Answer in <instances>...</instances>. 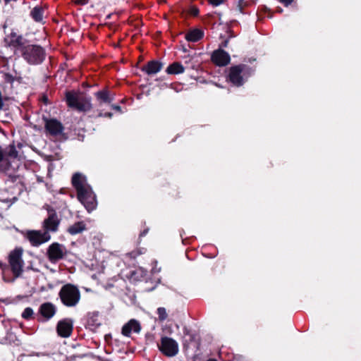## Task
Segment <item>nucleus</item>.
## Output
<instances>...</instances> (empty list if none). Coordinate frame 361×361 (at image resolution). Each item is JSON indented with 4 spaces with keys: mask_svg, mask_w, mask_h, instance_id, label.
Masks as SVG:
<instances>
[{
    "mask_svg": "<svg viewBox=\"0 0 361 361\" xmlns=\"http://www.w3.org/2000/svg\"><path fill=\"white\" fill-rule=\"evenodd\" d=\"M72 184L77 191L78 199L87 212L94 210L97 206L96 196L87 183L86 177L82 173H75L72 178Z\"/></svg>",
    "mask_w": 361,
    "mask_h": 361,
    "instance_id": "obj_1",
    "label": "nucleus"
},
{
    "mask_svg": "<svg viewBox=\"0 0 361 361\" xmlns=\"http://www.w3.org/2000/svg\"><path fill=\"white\" fill-rule=\"evenodd\" d=\"M21 159L14 145H10L5 149L0 146V173L13 176L21 164Z\"/></svg>",
    "mask_w": 361,
    "mask_h": 361,
    "instance_id": "obj_2",
    "label": "nucleus"
},
{
    "mask_svg": "<svg viewBox=\"0 0 361 361\" xmlns=\"http://www.w3.org/2000/svg\"><path fill=\"white\" fill-rule=\"evenodd\" d=\"M23 252L24 250L22 247H18L9 252L8 256V261L13 275V279H7L5 274L3 273V279L4 281H13L23 274L24 267V261L23 259Z\"/></svg>",
    "mask_w": 361,
    "mask_h": 361,
    "instance_id": "obj_3",
    "label": "nucleus"
},
{
    "mask_svg": "<svg viewBox=\"0 0 361 361\" xmlns=\"http://www.w3.org/2000/svg\"><path fill=\"white\" fill-rule=\"evenodd\" d=\"M66 99L68 106L79 111H88L92 109L91 98L82 93L67 92Z\"/></svg>",
    "mask_w": 361,
    "mask_h": 361,
    "instance_id": "obj_4",
    "label": "nucleus"
},
{
    "mask_svg": "<svg viewBox=\"0 0 361 361\" xmlns=\"http://www.w3.org/2000/svg\"><path fill=\"white\" fill-rule=\"evenodd\" d=\"M59 297L65 306L75 307L80 301V293L75 286L68 283L61 288Z\"/></svg>",
    "mask_w": 361,
    "mask_h": 361,
    "instance_id": "obj_5",
    "label": "nucleus"
},
{
    "mask_svg": "<svg viewBox=\"0 0 361 361\" xmlns=\"http://www.w3.org/2000/svg\"><path fill=\"white\" fill-rule=\"evenodd\" d=\"M252 70L245 65H238L230 68L228 80L233 85L239 87L243 85L245 80L251 75Z\"/></svg>",
    "mask_w": 361,
    "mask_h": 361,
    "instance_id": "obj_6",
    "label": "nucleus"
},
{
    "mask_svg": "<svg viewBox=\"0 0 361 361\" xmlns=\"http://www.w3.org/2000/svg\"><path fill=\"white\" fill-rule=\"evenodd\" d=\"M23 57L31 64H37L44 59V50L36 45H27L23 48Z\"/></svg>",
    "mask_w": 361,
    "mask_h": 361,
    "instance_id": "obj_7",
    "label": "nucleus"
},
{
    "mask_svg": "<svg viewBox=\"0 0 361 361\" xmlns=\"http://www.w3.org/2000/svg\"><path fill=\"white\" fill-rule=\"evenodd\" d=\"M159 349L166 356L173 357L178 353V344L174 339L164 336L161 339Z\"/></svg>",
    "mask_w": 361,
    "mask_h": 361,
    "instance_id": "obj_8",
    "label": "nucleus"
},
{
    "mask_svg": "<svg viewBox=\"0 0 361 361\" xmlns=\"http://www.w3.org/2000/svg\"><path fill=\"white\" fill-rule=\"evenodd\" d=\"M25 237L33 246H39L42 243L49 241L51 236L48 232L42 231H28L26 232Z\"/></svg>",
    "mask_w": 361,
    "mask_h": 361,
    "instance_id": "obj_9",
    "label": "nucleus"
},
{
    "mask_svg": "<svg viewBox=\"0 0 361 361\" xmlns=\"http://www.w3.org/2000/svg\"><path fill=\"white\" fill-rule=\"evenodd\" d=\"M66 254V249L64 245L58 243H53L47 250L48 258L51 262H56L61 259Z\"/></svg>",
    "mask_w": 361,
    "mask_h": 361,
    "instance_id": "obj_10",
    "label": "nucleus"
},
{
    "mask_svg": "<svg viewBox=\"0 0 361 361\" xmlns=\"http://www.w3.org/2000/svg\"><path fill=\"white\" fill-rule=\"evenodd\" d=\"M73 328V321L71 319L66 318L58 322L56 331L61 337L68 338L72 334Z\"/></svg>",
    "mask_w": 361,
    "mask_h": 361,
    "instance_id": "obj_11",
    "label": "nucleus"
},
{
    "mask_svg": "<svg viewBox=\"0 0 361 361\" xmlns=\"http://www.w3.org/2000/svg\"><path fill=\"white\" fill-rule=\"evenodd\" d=\"M140 331L141 325L140 322L132 319L123 325L121 333L124 336L130 337L133 333L139 334Z\"/></svg>",
    "mask_w": 361,
    "mask_h": 361,
    "instance_id": "obj_12",
    "label": "nucleus"
},
{
    "mask_svg": "<svg viewBox=\"0 0 361 361\" xmlns=\"http://www.w3.org/2000/svg\"><path fill=\"white\" fill-rule=\"evenodd\" d=\"M59 220L55 213H50L47 219L44 221L43 228L45 232H56L58 229Z\"/></svg>",
    "mask_w": 361,
    "mask_h": 361,
    "instance_id": "obj_13",
    "label": "nucleus"
},
{
    "mask_svg": "<svg viewBox=\"0 0 361 361\" xmlns=\"http://www.w3.org/2000/svg\"><path fill=\"white\" fill-rule=\"evenodd\" d=\"M212 60L216 65L224 66L230 62V56L225 51L219 49L213 52Z\"/></svg>",
    "mask_w": 361,
    "mask_h": 361,
    "instance_id": "obj_14",
    "label": "nucleus"
},
{
    "mask_svg": "<svg viewBox=\"0 0 361 361\" xmlns=\"http://www.w3.org/2000/svg\"><path fill=\"white\" fill-rule=\"evenodd\" d=\"M162 68V64L157 61H151L142 68V71L147 75H154Z\"/></svg>",
    "mask_w": 361,
    "mask_h": 361,
    "instance_id": "obj_15",
    "label": "nucleus"
},
{
    "mask_svg": "<svg viewBox=\"0 0 361 361\" xmlns=\"http://www.w3.org/2000/svg\"><path fill=\"white\" fill-rule=\"evenodd\" d=\"M39 312L46 319H49L54 317L56 313V308L54 305L50 302H46L40 306Z\"/></svg>",
    "mask_w": 361,
    "mask_h": 361,
    "instance_id": "obj_16",
    "label": "nucleus"
},
{
    "mask_svg": "<svg viewBox=\"0 0 361 361\" xmlns=\"http://www.w3.org/2000/svg\"><path fill=\"white\" fill-rule=\"evenodd\" d=\"M6 42L9 46L14 47H20L24 44V39L21 35H18L15 32H12L8 35L5 39Z\"/></svg>",
    "mask_w": 361,
    "mask_h": 361,
    "instance_id": "obj_17",
    "label": "nucleus"
},
{
    "mask_svg": "<svg viewBox=\"0 0 361 361\" xmlns=\"http://www.w3.org/2000/svg\"><path fill=\"white\" fill-rule=\"evenodd\" d=\"M46 129L51 135H58L62 131V126L56 120L51 119L47 121Z\"/></svg>",
    "mask_w": 361,
    "mask_h": 361,
    "instance_id": "obj_18",
    "label": "nucleus"
},
{
    "mask_svg": "<svg viewBox=\"0 0 361 361\" xmlns=\"http://www.w3.org/2000/svg\"><path fill=\"white\" fill-rule=\"evenodd\" d=\"M203 37V32L198 29H195L190 31L185 36V38L189 42H195L202 39Z\"/></svg>",
    "mask_w": 361,
    "mask_h": 361,
    "instance_id": "obj_19",
    "label": "nucleus"
},
{
    "mask_svg": "<svg viewBox=\"0 0 361 361\" xmlns=\"http://www.w3.org/2000/svg\"><path fill=\"white\" fill-rule=\"evenodd\" d=\"M185 71L183 65L178 62H174L169 65L166 68V72L169 74H180L183 73Z\"/></svg>",
    "mask_w": 361,
    "mask_h": 361,
    "instance_id": "obj_20",
    "label": "nucleus"
},
{
    "mask_svg": "<svg viewBox=\"0 0 361 361\" xmlns=\"http://www.w3.org/2000/svg\"><path fill=\"white\" fill-rule=\"evenodd\" d=\"M85 224L83 221H78L68 227V231L71 235H76L85 230Z\"/></svg>",
    "mask_w": 361,
    "mask_h": 361,
    "instance_id": "obj_21",
    "label": "nucleus"
},
{
    "mask_svg": "<svg viewBox=\"0 0 361 361\" xmlns=\"http://www.w3.org/2000/svg\"><path fill=\"white\" fill-rule=\"evenodd\" d=\"M44 9L41 6H35L30 12V16L37 22H40L43 19Z\"/></svg>",
    "mask_w": 361,
    "mask_h": 361,
    "instance_id": "obj_22",
    "label": "nucleus"
},
{
    "mask_svg": "<svg viewBox=\"0 0 361 361\" xmlns=\"http://www.w3.org/2000/svg\"><path fill=\"white\" fill-rule=\"evenodd\" d=\"M95 96L98 100L105 103H110L113 100V98L109 96V92L106 90L97 92Z\"/></svg>",
    "mask_w": 361,
    "mask_h": 361,
    "instance_id": "obj_23",
    "label": "nucleus"
},
{
    "mask_svg": "<svg viewBox=\"0 0 361 361\" xmlns=\"http://www.w3.org/2000/svg\"><path fill=\"white\" fill-rule=\"evenodd\" d=\"M157 314L159 319L161 322L164 321L167 318L166 310L164 307H159L157 309Z\"/></svg>",
    "mask_w": 361,
    "mask_h": 361,
    "instance_id": "obj_24",
    "label": "nucleus"
},
{
    "mask_svg": "<svg viewBox=\"0 0 361 361\" xmlns=\"http://www.w3.org/2000/svg\"><path fill=\"white\" fill-rule=\"evenodd\" d=\"M33 314V310L30 307H27L24 310V311L22 313V317L25 319H29L32 317Z\"/></svg>",
    "mask_w": 361,
    "mask_h": 361,
    "instance_id": "obj_25",
    "label": "nucleus"
},
{
    "mask_svg": "<svg viewBox=\"0 0 361 361\" xmlns=\"http://www.w3.org/2000/svg\"><path fill=\"white\" fill-rule=\"evenodd\" d=\"M224 1L225 0H209V3L214 6H219L223 4Z\"/></svg>",
    "mask_w": 361,
    "mask_h": 361,
    "instance_id": "obj_26",
    "label": "nucleus"
},
{
    "mask_svg": "<svg viewBox=\"0 0 361 361\" xmlns=\"http://www.w3.org/2000/svg\"><path fill=\"white\" fill-rule=\"evenodd\" d=\"M136 273H140L141 278H144L147 275L146 271L145 270H143L142 268H140L137 270H136L135 274Z\"/></svg>",
    "mask_w": 361,
    "mask_h": 361,
    "instance_id": "obj_27",
    "label": "nucleus"
},
{
    "mask_svg": "<svg viewBox=\"0 0 361 361\" xmlns=\"http://www.w3.org/2000/svg\"><path fill=\"white\" fill-rule=\"evenodd\" d=\"M279 1L281 3L284 4L286 6H288L293 2V0H279Z\"/></svg>",
    "mask_w": 361,
    "mask_h": 361,
    "instance_id": "obj_28",
    "label": "nucleus"
},
{
    "mask_svg": "<svg viewBox=\"0 0 361 361\" xmlns=\"http://www.w3.org/2000/svg\"><path fill=\"white\" fill-rule=\"evenodd\" d=\"M75 3L78 4H85L88 2V0H74Z\"/></svg>",
    "mask_w": 361,
    "mask_h": 361,
    "instance_id": "obj_29",
    "label": "nucleus"
},
{
    "mask_svg": "<svg viewBox=\"0 0 361 361\" xmlns=\"http://www.w3.org/2000/svg\"><path fill=\"white\" fill-rule=\"evenodd\" d=\"M112 115H113L112 113H106L104 114H103L102 113H100L99 114V116H100V117L101 116H105V117L111 118Z\"/></svg>",
    "mask_w": 361,
    "mask_h": 361,
    "instance_id": "obj_30",
    "label": "nucleus"
},
{
    "mask_svg": "<svg viewBox=\"0 0 361 361\" xmlns=\"http://www.w3.org/2000/svg\"><path fill=\"white\" fill-rule=\"evenodd\" d=\"M111 108L117 111L121 112V108L118 105H112Z\"/></svg>",
    "mask_w": 361,
    "mask_h": 361,
    "instance_id": "obj_31",
    "label": "nucleus"
},
{
    "mask_svg": "<svg viewBox=\"0 0 361 361\" xmlns=\"http://www.w3.org/2000/svg\"><path fill=\"white\" fill-rule=\"evenodd\" d=\"M159 271H160V269H159H159H157V267H154V268H152V271L153 273H157V272H159Z\"/></svg>",
    "mask_w": 361,
    "mask_h": 361,
    "instance_id": "obj_32",
    "label": "nucleus"
},
{
    "mask_svg": "<svg viewBox=\"0 0 361 361\" xmlns=\"http://www.w3.org/2000/svg\"><path fill=\"white\" fill-rule=\"evenodd\" d=\"M37 181L38 182H42V179L39 177H37Z\"/></svg>",
    "mask_w": 361,
    "mask_h": 361,
    "instance_id": "obj_33",
    "label": "nucleus"
},
{
    "mask_svg": "<svg viewBox=\"0 0 361 361\" xmlns=\"http://www.w3.org/2000/svg\"><path fill=\"white\" fill-rule=\"evenodd\" d=\"M197 12H198L197 10L194 11V14L196 15L197 13Z\"/></svg>",
    "mask_w": 361,
    "mask_h": 361,
    "instance_id": "obj_34",
    "label": "nucleus"
},
{
    "mask_svg": "<svg viewBox=\"0 0 361 361\" xmlns=\"http://www.w3.org/2000/svg\"><path fill=\"white\" fill-rule=\"evenodd\" d=\"M208 361H216V360L214 359H209Z\"/></svg>",
    "mask_w": 361,
    "mask_h": 361,
    "instance_id": "obj_35",
    "label": "nucleus"
},
{
    "mask_svg": "<svg viewBox=\"0 0 361 361\" xmlns=\"http://www.w3.org/2000/svg\"><path fill=\"white\" fill-rule=\"evenodd\" d=\"M145 233H146V231H144L141 235H145Z\"/></svg>",
    "mask_w": 361,
    "mask_h": 361,
    "instance_id": "obj_36",
    "label": "nucleus"
}]
</instances>
